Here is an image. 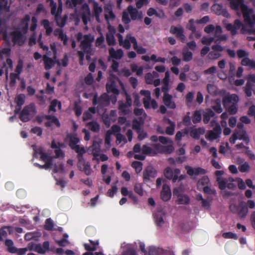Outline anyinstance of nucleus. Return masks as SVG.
<instances>
[{
  "label": "nucleus",
  "instance_id": "f257e3e1",
  "mask_svg": "<svg viewBox=\"0 0 255 255\" xmlns=\"http://www.w3.org/2000/svg\"><path fill=\"white\" fill-rule=\"evenodd\" d=\"M239 101V97L235 94L224 97L222 100L224 107L231 115H235L238 112Z\"/></svg>",
  "mask_w": 255,
  "mask_h": 255
},
{
  "label": "nucleus",
  "instance_id": "f03ea898",
  "mask_svg": "<svg viewBox=\"0 0 255 255\" xmlns=\"http://www.w3.org/2000/svg\"><path fill=\"white\" fill-rule=\"evenodd\" d=\"M232 9L239 10L240 8L242 11L245 22H251V14L252 10L244 4V0H231L230 2Z\"/></svg>",
  "mask_w": 255,
  "mask_h": 255
},
{
  "label": "nucleus",
  "instance_id": "7ed1b4c3",
  "mask_svg": "<svg viewBox=\"0 0 255 255\" xmlns=\"http://www.w3.org/2000/svg\"><path fill=\"white\" fill-rule=\"evenodd\" d=\"M36 113V109L34 104H30L25 106L19 114V118L24 123L29 121Z\"/></svg>",
  "mask_w": 255,
  "mask_h": 255
},
{
  "label": "nucleus",
  "instance_id": "20e7f679",
  "mask_svg": "<svg viewBox=\"0 0 255 255\" xmlns=\"http://www.w3.org/2000/svg\"><path fill=\"white\" fill-rule=\"evenodd\" d=\"M173 196L176 197V201L178 204L187 205L190 203V198L188 195L183 194L181 187H176L173 190Z\"/></svg>",
  "mask_w": 255,
  "mask_h": 255
},
{
  "label": "nucleus",
  "instance_id": "39448f33",
  "mask_svg": "<svg viewBox=\"0 0 255 255\" xmlns=\"http://www.w3.org/2000/svg\"><path fill=\"white\" fill-rule=\"evenodd\" d=\"M77 14L81 17L84 24L87 25L88 21H90L91 17L89 5L87 3L83 4L78 10Z\"/></svg>",
  "mask_w": 255,
  "mask_h": 255
},
{
  "label": "nucleus",
  "instance_id": "423d86ee",
  "mask_svg": "<svg viewBox=\"0 0 255 255\" xmlns=\"http://www.w3.org/2000/svg\"><path fill=\"white\" fill-rule=\"evenodd\" d=\"M169 31L171 34L175 35L178 40L183 43L185 42L186 37L184 34V29L181 25L171 26Z\"/></svg>",
  "mask_w": 255,
  "mask_h": 255
},
{
  "label": "nucleus",
  "instance_id": "0eeeda50",
  "mask_svg": "<svg viewBox=\"0 0 255 255\" xmlns=\"http://www.w3.org/2000/svg\"><path fill=\"white\" fill-rule=\"evenodd\" d=\"M84 39L81 42L80 47L86 53H89L91 47V43L93 41L94 37L90 34L84 35Z\"/></svg>",
  "mask_w": 255,
  "mask_h": 255
},
{
  "label": "nucleus",
  "instance_id": "6e6552de",
  "mask_svg": "<svg viewBox=\"0 0 255 255\" xmlns=\"http://www.w3.org/2000/svg\"><path fill=\"white\" fill-rule=\"evenodd\" d=\"M217 181L219 184V189L222 190H225L226 187H228L229 189H234L236 187L235 184L232 183L234 181L233 177H229L228 179H220L219 178H217Z\"/></svg>",
  "mask_w": 255,
  "mask_h": 255
},
{
  "label": "nucleus",
  "instance_id": "1a4fd4ad",
  "mask_svg": "<svg viewBox=\"0 0 255 255\" xmlns=\"http://www.w3.org/2000/svg\"><path fill=\"white\" fill-rule=\"evenodd\" d=\"M179 168H175L173 171L169 167H166L164 170V176L169 180H172L173 183L178 180V175L180 173Z\"/></svg>",
  "mask_w": 255,
  "mask_h": 255
},
{
  "label": "nucleus",
  "instance_id": "9d476101",
  "mask_svg": "<svg viewBox=\"0 0 255 255\" xmlns=\"http://www.w3.org/2000/svg\"><path fill=\"white\" fill-rule=\"evenodd\" d=\"M89 241L92 244L93 247H91L88 244H85L84 245L85 249L89 252L84 253L83 255H105L102 252L93 253V252L96 250V246L99 244V241L98 240L93 241L91 240H89Z\"/></svg>",
  "mask_w": 255,
  "mask_h": 255
},
{
  "label": "nucleus",
  "instance_id": "9b49d317",
  "mask_svg": "<svg viewBox=\"0 0 255 255\" xmlns=\"http://www.w3.org/2000/svg\"><path fill=\"white\" fill-rule=\"evenodd\" d=\"M10 35L12 36V42L14 44H18L22 46L25 41V38L21 32L19 30H16L10 32Z\"/></svg>",
  "mask_w": 255,
  "mask_h": 255
},
{
  "label": "nucleus",
  "instance_id": "f8f14e48",
  "mask_svg": "<svg viewBox=\"0 0 255 255\" xmlns=\"http://www.w3.org/2000/svg\"><path fill=\"white\" fill-rule=\"evenodd\" d=\"M157 175L156 170L151 166H148L143 172V180L144 182H148L151 178H155Z\"/></svg>",
  "mask_w": 255,
  "mask_h": 255
},
{
  "label": "nucleus",
  "instance_id": "ddd939ff",
  "mask_svg": "<svg viewBox=\"0 0 255 255\" xmlns=\"http://www.w3.org/2000/svg\"><path fill=\"white\" fill-rule=\"evenodd\" d=\"M98 104H99L102 106L109 105L110 104V98L108 95L106 93H104L99 98H98L97 94L95 95L93 99V104L95 106Z\"/></svg>",
  "mask_w": 255,
  "mask_h": 255
},
{
  "label": "nucleus",
  "instance_id": "4468645a",
  "mask_svg": "<svg viewBox=\"0 0 255 255\" xmlns=\"http://www.w3.org/2000/svg\"><path fill=\"white\" fill-rule=\"evenodd\" d=\"M222 133V129L218 123H216L212 130H210L208 134V138L210 140H214L219 137Z\"/></svg>",
  "mask_w": 255,
  "mask_h": 255
},
{
  "label": "nucleus",
  "instance_id": "2eb2a0df",
  "mask_svg": "<svg viewBox=\"0 0 255 255\" xmlns=\"http://www.w3.org/2000/svg\"><path fill=\"white\" fill-rule=\"evenodd\" d=\"M44 119L48 120V121L44 123V125L46 128L51 127L53 124L57 128H59L60 127V123L59 120L54 115H45L44 116Z\"/></svg>",
  "mask_w": 255,
  "mask_h": 255
},
{
  "label": "nucleus",
  "instance_id": "dca6fc26",
  "mask_svg": "<svg viewBox=\"0 0 255 255\" xmlns=\"http://www.w3.org/2000/svg\"><path fill=\"white\" fill-rule=\"evenodd\" d=\"M190 136L195 139H198L200 135L204 134L205 132V128L202 127L196 128L195 126H193L190 128Z\"/></svg>",
  "mask_w": 255,
  "mask_h": 255
},
{
  "label": "nucleus",
  "instance_id": "f3484780",
  "mask_svg": "<svg viewBox=\"0 0 255 255\" xmlns=\"http://www.w3.org/2000/svg\"><path fill=\"white\" fill-rule=\"evenodd\" d=\"M187 170V173L189 176L199 175L200 174H204L206 173V170L201 167L192 168V167L186 165L185 167Z\"/></svg>",
  "mask_w": 255,
  "mask_h": 255
},
{
  "label": "nucleus",
  "instance_id": "a211bd4d",
  "mask_svg": "<svg viewBox=\"0 0 255 255\" xmlns=\"http://www.w3.org/2000/svg\"><path fill=\"white\" fill-rule=\"evenodd\" d=\"M160 197L161 199L165 202L169 201L171 197V192L170 187L164 184L160 192Z\"/></svg>",
  "mask_w": 255,
  "mask_h": 255
},
{
  "label": "nucleus",
  "instance_id": "6ab92c4d",
  "mask_svg": "<svg viewBox=\"0 0 255 255\" xmlns=\"http://www.w3.org/2000/svg\"><path fill=\"white\" fill-rule=\"evenodd\" d=\"M140 94L145 97L142 100L144 107L145 109H149L151 100L150 92L148 90H142L140 91Z\"/></svg>",
  "mask_w": 255,
  "mask_h": 255
},
{
  "label": "nucleus",
  "instance_id": "aec40b11",
  "mask_svg": "<svg viewBox=\"0 0 255 255\" xmlns=\"http://www.w3.org/2000/svg\"><path fill=\"white\" fill-rule=\"evenodd\" d=\"M243 89L246 96L248 97H251L252 96V93L255 94V85L250 81H247Z\"/></svg>",
  "mask_w": 255,
  "mask_h": 255
},
{
  "label": "nucleus",
  "instance_id": "412c9836",
  "mask_svg": "<svg viewBox=\"0 0 255 255\" xmlns=\"http://www.w3.org/2000/svg\"><path fill=\"white\" fill-rule=\"evenodd\" d=\"M106 90L108 93H112L115 95H118L120 93L119 90L117 88L116 83L114 80H111L106 84Z\"/></svg>",
  "mask_w": 255,
  "mask_h": 255
},
{
  "label": "nucleus",
  "instance_id": "4be33fe9",
  "mask_svg": "<svg viewBox=\"0 0 255 255\" xmlns=\"http://www.w3.org/2000/svg\"><path fill=\"white\" fill-rule=\"evenodd\" d=\"M172 96L171 95H166L163 97V102L164 105L168 108L174 109L176 108V104L172 100Z\"/></svg>",
  "mask_w": 255,
  "mask_h": 255
},
{
  "label": "nucleus",
  "instance_id": "5701e85b",
  "mask_svg": "<svg viewBox=\"0 0 255 255\" xmlns=\"http://www.w3.org/2000/svg\"><path fill=\"white\" fill-rule=\"evenodd\" d=\"M215 116V112L211 109H207L205 111L203 112V122L205 124L209 123L211 118Z\"/></svg>",
  "mask_w": 255,
  "mask_h": 255
},
{
  "label": "nucleus",
  "instance_id": "b1692460",
  "mask_svg": "<svg viewBox=\"0 0 255 255\" xmlns=\"http://www.w3.org/2000/svg\"><path fill=\"white\" fill-rule=\"evenodd\" d=\"M109 51L110 56L117 60L121 59L124 55V52L121 49H118L116 51L114 48H111Z\"/></svg>",
  "mask_w": 255,
  "mask_h": 255
},
{
  "label": "nucleus",
  "instance_id": "393cba45",
  "mask_svg": "<svg viewBox=\"0 0 255 255\" xmlns=\"http://www.w3.org/2000/svg\"><path fill=\"white\" fill-rule=\"evenodd\" d=\"M248 213V207L244 205L243 202L240 203V208L238 212V216L241 218H245Z\"/></svg>",
  "mask_w": 255,
  "mask_h": 255
},
{
  "label": "nucleus",
  "instance_id": "a878e982",
  "mask_svg": "<svg viewBox=\"0 0 255 255\" xmlns=\"http://www.w3.org/2000/svg\"><path fill=\"white\" fill-rule=\"evenodd\" d=\"M43 60L44 62V68L46 70L50 69L55 64L54 60L46 55H43Z\"/></svg>",
  "mask_w": 255,
  "mask_h": 255
},
{
  "label": "nucleus",
  "instance_id": "bb28decb",
  "mask_svg": "<svg viewBox=\"0 0 255 255\" xmlns=\"http://www.w3.org/2000/svg\"><path fill=\"white\" fill-rule=\"evenodd\" d=\"M92 150L93 151V155L94 157L93 158V160H97L99 159L96 157L99 155L100 148L98 142L97 141H93V144L91 146Z\"/></svg>",
  "mask_w": 255,
  "mask_h": 255
},
{
  "label": "nucleus",
  "instance_id": "cd10ccee",
  "mask_svg": "<svg viewBox=\"0 0 255 255\" xmlns=\"http://www.w3.org/2000/svg\"><path fill=\"white\" fill-rule=\"evenodd\" d=\"M163 216L161 212H157L153 214L154 221L158 226H161L164 224Z\"/></svg>",
  "mask_w": 255,
  "mask_h": 255
},
{
  "label": "nucleus",
  "instance_id": "c85d7f7f",
  "mask_svg": "<svg viewBox=\"0 0 255 255\" xmlns=\"http://www.w3.org/2000/svg\"><path fill=\"white\" fill-rule=\"evenodd\" d=\"M119 110L122 113L121 114L127 115L129 114V111L128 109V108L130 107L127 103H125L121 101H119Z\"/></svg>",
  "mask_w": 255,
  "mask_h": 255
},
{
  "label": "nucleus",
  "instance_id": "c756f323",
  "mask_svg": "<svg viewBox=\"0 0 255 255\" xmlns=\"http://www.w3.org/2000/svg\"><path fill=\"white\" fill-rule=\"evenodd\" d=\"M79 141V138L77 137V134L69 135V146L72 149L78 145L77 143Z\"/></svg>",
  "mask_w": 255,
  "mask_h": 255
},
{
  "label": "nucleus",
  "instance_id": "7c9ffc66",
  "mask_svg": "<svg viewBox=\"0 0 255 255\" xmlns=\"http://www.w3.org/2000/svg\"><path fill=\"white\" fill-rule=\"evenodd\" d=\"M141 150L143 154L151 156H154L157 154V152L155 150H154L152 148L145 144L142 145Z\"/></svg>",
  "mask_w": 255,
  "mask_h": 255
},
{
  "label": "nucleus",
  "instance_id": "2f4dec72",
  "mask_svg": "<svg viewBox=\"0 0 255 255\" xmlns=\"http://www.w3.org/2000/svg\"><path fill=\"white\" fill-rule=\"evenodd\" d=\"M40 159L44 161L46 163H48L49 165L53 166V157L50 156L47 153L44 152L42 155L40 156Z\"/></svg>",
  "mask_w": 255,
  "mask_h": 255
},
{
  "label": "nucleus",
  "instance_id": "473e14b6",
  "mask_svg": "<svg viewBox=\"0 0 255 255\" xmlns=\"http://www.w3.org/2000/svg\"><path fill=\"white\" fill-rule=\"evenodd\" d=\"M241 64L243 66H249L252 69L255 68V61L250 59L249 57L243 58L241 61Z\"/></svg>",
  "mask_w": 255,
  "mask_h": 255
},
{
  "label": "nucleus",
  "instance_id": "72a5a7b5",
  "mask_svg": "<svg viewBox=\"0 0 255 255\" xmlns=\"http://www.w3.org/2000/svg\"><path fill=\"white\" fill-rule=\"evenodd\" d=\"M128 10L130 14L131 19L132 20H135L137 19L138 15V12L136 8H134L131 5H129L128 7Z\"/></svg>",
  "mask_w": 255,
  "mask_h": 255
},
{
  "label": "nucleus",
  "instance_id": "f704fd0d",
  "mask_svg": "<svg viewBox=\"0 0 255 255\" xmlns=\"http://www.w3.org/2000/svg\"><path fill=\"white\" fill-rule=\"evenodd\" d=\"M79 169L81 171H83L86 175H90L92 172V170L91 167V164L89 162H86V163L82 165L81 169Z\"/></svg>",
  "mask_w": 255,
  "mask_h": 255
},
{
  "label": "nucleus",
  "instance_id": "c9c22d12",
  "mask_svg": "<svg viewBox=\"0 0 255 255\" xmlns=\"http://www.w3.org/2000/svg\"><path fill=\"white\" fill-rule=\"evenodd\" d=\"M41 24L46 30V34L47 35H50L53 31V29L50 26L49 21L48 19H43L41 22Z\"/></svg>",
  "mask_w": 255,
  "mask_h": 255
},
{
  "label": "nucleus",
  "instance_id": "e433bc0d",
  "mask_svg": "<svg viewBox=\"0 0 255 255\" xmlns=\"http://www.w3.org/2000/svg\"><path fill=\"white\" fill-rule=\"evenodd\" d=\"M201 120L202 115L201 111L198 110L194 111L192 117V121L193 124H198L201 122Z\"/></svg>",
  "mask_w": 255,
  "mask_h": 255
},
{
  "label": "nucleus",
  "instance_id": "4c0bfd02",
  "mask_svg": "<svg viewBox=\"0 0 255 255\" xmlns=\"http://www.w3.org/2000/svg\"><path fill=\"white\" fill-rule=\"evenodd\" d=\"M93 2V12L94 15H97V17L98 16V14H100L103 11V9L101 6H100L98 2L94 0H90Z\"/></svg>",
  "mask_w": 255,
  "mask_h": 255
},
{
  "label": "nucleus",
  "instance_id": "58836bf2",
  "mask_svg": "<svg viewBox=\"0 0 255 255\" xmlns=\"http://www.w3.org/2000/svg\"><path fill=\"white\" fill-rule=\"evenodd\" d=\"M6 65L8 66V67L5 68V73L6 78L7 79L8 75V69H9L10 70H13V62L10 58H7L6 59V62L3 63V67H5Z\"/></svg>",
  "mask_w": 255,
  "mask_h": 255
},
{
  "label": "nucleus",
  "instance_id": "ea45409f",
  "mask_svg": "<svg viewBox=\"0 0 255 255\" xmlns=\"http://www.w3.org/2000/svg\"><path fill=\"white\" fill-rule=\"evenodd\" d=\"M84 1V0H67L66 4L69 8H73L78 4H82Z\"/></svg>",
  "mask_w": 255,
  "mask_h": 255
},
{
  "label": "nucleus",
  "instance_id": "a19ab883",
  "mask_svg": "<svg viewBox=\"0 0 255 255\" xmlns=\"http://www.w3.org/2000/svg\"><path fill=\"white\" fill-rule=\"evenodd\" d=\"M5 245L7 247V251L8 252L15 254V247L13 246V242L10 239H6L5 241Z\"/></svg>",
  "mask_w": 255,
  "mask_h": 255
},
{
  "label": "nucleus",
  "instance_id": "79ce46f5",
  "mask_svg": "<svg viewBox=\"0 0 255 255\" xmlns=\"http://www.w3.org/2000/svg\"><path fill=\"white\" fill-rule=\"evenodd\" d=\"M162 251L159 248L154 247H150L148 249V255H161Z\"/></svg>",
  "mask_w": 255,
  "mask_h": 255
},
{
  "label": "nucleus",
  "instance_id": "37998d69",
  "mask_svg": "<svg viewBox=\"0 0 255 255\" xmlns=\"http://www.w3.org/2000/svg\"><path fill=\"white\" fill-rule=\"evenodd\" d=\"M87 126L93 132H98L100 130V125L96 122H89Z\"/></svg>",
  "mask_w": 255,
  "mask_h": 255
},
{
  "label": "nucleus",
  "instance_id": "c03bdc74",
  "mask_svg": "<svg viewBox=\"0 0 255 255\" xmlns=\"http://www.w3.org/2000/svg\"><path fill=\"white\" fill-rule=\"evenodd\" d=\"M25 96L23 94H20L16 97L15 99V102L17 106L21 107L25 102Z\"/></svg>",
  "mask_w": 255,
  "mask_h": 255
},
{
  "label": "nucleus",
  "instance_id": "a18cd8bd",
  "mask_svg": "<svg viewBox=\"0 0 255 255\" xmlns=\"http://www.w3.org/2000/svg\"><path fill=\"white\" fill-rule=\"evenodd\" d=\"M50 6L51 7V13L55 16V19L59 18V13H56L57 4L53 0H50Z\"/></svg>",
  "mask_w": 255,
  "mask_h": 255
},
{
  "label": "nucleus",
  "instance_id": "49530a36",
  "mask_svg": "<svg viewBox=\"0 0 255 255\" xmlns=\"http://www.w3.org/2000/svg\"><path fill=\"white\" fill-rule=\"evenodd\" d=\"M10 6L7 0H0V11H9Z\"/></svg>",
  "mask_w": 255,
  "mask_h": 255
},
{
  "label": "nucleus",
  "instance_id": "de8ad7c7",
  "mask_svg": "<svg viewBox=\"0 0 255 255\" xmlns=\"http://www.w3.org/2000/svg\"><path fill=\"white\" fill-rule=\"evenodd\" d=\"M133 190L140 196L143 195V189L141 184L138 183H135L133 186Z\"/></svg>",
  "mask_w": 255,
  "mask_h": 255
},
{
  "label": "nucleus",
  "instance_id": "09e8293b",
  "mask_svg": "<svg viewBox=\"0 0 255 255\" xmlns=\"http://www.w3.org/2000/svg\"><path fill=\"white\" fill-rule=\"evenodd\" d=\"M183 60L185 62H189L193 58V54L190 51H183L182 53Z\"/></svg>",
  "mask_w": 255,
  "mask_h": 255
},
{
  "label": "nucleus",
  "instance_id": "8fccbe9b",
  "mask_svg": "<svg viewBox=\"0 0 255 255\" xmlns=\"http://www.w3.org/2000/svg\"><path fill=\"white\" fill-rule=\"evenodd\" d=\"M131 166L135 169L136 173H139L142 169V163L140 161H134L131 164Z\"/></svg>",
  "mask_w": 255,
  "mask_h": 255
},
{
  "label": "nucleus",
  "instance_id": "3c124183",
  "mask_svg": "<svg viewBox=\"0 0 255 255\" xmlns=\"http://www.w3.org/2000/svg\"><path fill=\"white\" fill-rule=\"evenodd\" d=\"M10 82H9V85L11 87L14 86L16 82V79H19L20 77L19 75L18 74H16L14 73H10Z\"/></svg>",
  "mask_w": 255,
  "mask_h": 255
},
{
  "label": "nucleus",
  "instance_id": "603ef678",
  "mask_svg": "<svg viewBox=\"0 0 255 255\" xmlns=\"http://www.w3.org/2000/svg\"><path fill=\"white\" fill-rule=\"evenodd\" d=\"M209 179L207 176H204L200 179L197 183V186L200 188V186L208 185L209 183Z\"/></svg>",
  "mask_w": 255,
  "mask_h": 255
},
{
  "label": "nucleus",
  "instance_id": "864d4df0",
  "mask_svg": "<svg viewBox=\"0 0 255 255\" xmlns=\"http://www.w3.org/2000/svg\"><path fill=\"white\" fill-rule=\"evenodd\" d=\"M54 227L53 221L51 218L47 219L45 222L44 229L47 231L52 230Z\"/></svg>",
  "mask_w": 255,
  "mask_h": 255
},
{
  "label": "nucleus",
  "instance_id": "5fc2aeb1",
  "mask_svg": "<svg viewBox=\"0 0 255 255\" xmlns=\"http://www.w3.org/2000/svg\"><path fill=\"white\" fill-rule=\"evenodd\" d=\"M239 169L240 172L244 173L249 171L250 169V166L248 162H245L239 166Z\"/></svg>",
  "mask_w": 255,
  "mask_h": 255
},
{
  "label": "nucleus",
  "instance_id": "6e6d98bb",
  "mask_svg": "<svg viewBox=\"0 0 255 255\" xmlns=\"http://www.w3.org/2000/svg\"><path fill=\"white\" fill-rule=\"evenodd\" d=\"M194 98V93L192 92H188L185 96V102L187 106H189L191 104Z\"/></svg>",
  "mask_w": 255,
  "mask_h": 255
},
{
  "label": "nucleus",
  "instance_id": "4d7b16f0",
  "mask_svg": "<svg viewBox=\"0 0 255 255\" xmlns=\"http://www.w3.org/2000/svg\"><path fill=\"white\" fill-rule=\"evenodd\" d=\"M107 42L109 46L115 45L116 44V39L114 35L108 33L106 34Z\"/></svg>",
  "mask_w": 255,
  "mask_h": 255
},
{
  "label": "nucleus",
  "instance_id": "13d9d810",
  "mask_svg": "<svg viewBox=\"0 0 255 255\" xmlns=\"http://www.w3.org/2000/svg\"><path fill=\"white\" fill-rule=\"evenodd\" d=\"M23 66V62L22 60L19 59L15 69V73L20 76V74H21L22 71Z\"/></svg>",
  "mask_w": 255,
  "mask_h": 255
},
{
  "label": "nucleus",
  "instance_id": "bf43d9fd",
  "mask_svg": "<svg viewBox=\"0 0 255 255\" xmlns=\"http://www.w3.org/2000/svg\"><path fill=\"white\" fill-rule=\"evenodd\" d=\"M237 54L239 59L245 58L249 56V52L244 49H238L237 51Z\"/></svg>",
  "mask_w": 255,
  "mask_h": 255
},
{
  "label": "nucleus",
  "instance_id": "052dcab7",
  "mask_svg": "<svg viewBox=\"0 0 255 255\" xmlns=\"http://www.w3.org/2000/svg\"><path fill=\"white\" fill-rule=\"evenodd\" d=\"M64 170V164L62 163H57L54 164L53 170L55 173H62L63 172Z\"/></svg>",
  "mask_w": 255,
  "mask_h": 255
},
{
  "label": "nucleus",
  "instance_id": "680f3d73",
  "mask_svg": "<svg viewBox=\"0 0 255 255\" xmlns=\"http://www.w3.org/2000/svg\"><path fill=\"white\" fill-rule=\"evenodd\" d=\"M222 236L225 239H233L235 240H237L238 238V236L237 234L231 232L224 233L222 235Z\"/></svg>",
  "mask_w": 255,
  "mask_h": 255
},
{
  "label": "nucleus",
  "instance_id": "e2e57ef3",
  "mask_svg": "<svg viewBox=\"0 0 255 255\" xmlns=\"http://www.w3.org/2000/svg\"><path fill=\"white\" fill-rule=\"evenodd\" d=\"M74 111L76 116L79 117L82 114V109L77 102H74Z\"/></svg>",
  "mask_w": 255,
  "mask_h": 255
},
{
  "label": "nucleus",
  "instance_id": "0e129e2a",
  "mask_svg": "<svg viewBox=\"0 0 255 255\" xmlns=\"http://www.w3.org/2000/svg\"><path fill=\"white\" fill-rule=\"evenodd\" d=\"M33 147L34 150L33 156L34 158H37L39 155L41 156L44 152H43V148L41 147L38 148H36L34 146H33Z\"/></svg>",
  "mask_w": 255,
  "mask_h": 255
},
{
  "label": "nucleus",
  "instance_id": "69168bd1",
  "mask_svg": "<svg viewBox=\"0 0 255 255\" xmlns=\"http://www.w3.org/2000/svg\"><path fill=\"white\" fill-rule=\"evenodd\" d=\"M118 191V187L115 185L112 186L111 189H110L108 192L107 195L109 197H113Z\"/></svg>",
  "mask_w": 255,
  "mask_h": 255
},
{
  "label": "nucleus",
  "instance_id": "338daca9",
  "mask_svg": "<svg viewBox=\"0 0 255 255\" xmlns=\"http://www.w3.org/2000/svg\"><path fill=\"white\" fill-rule=\"evenodd\" d=\"M132 128L135 130L136 132H139L140 130L142 129L140 122L137 120H133L132 123Z\"/></svg>",
  "mask_w": 255,
  "mask_h": 255
},
{
  "label": "nucleus",
  "instance_id": "774afa93",
  "mask_svg": "<svg viewBox=\"0 0 255 255\" xmlns=\"http://www.w3.org/2000/svg\"><path fill=\"white\" fill-rule=\"evenodd\" d=\"M145 81L147 84H152L154 77L151 73H147L145 75Z\"/></svg>",
  "mask_w": 255,
  "mask_h": 255
}]
</instances>
